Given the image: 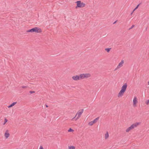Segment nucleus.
Returning a JSON list of instances; mask_svg holds the SVG:
<instances>
[{
  "label": "nucleus",
  "mask_w": 149,
  "mask_h": 149,
  "mask_svg": "<svg viewBox=\"0 0 149 149\" xmlns=\"http://www.w3.org/2000/svg\"><path fill=\"white\" fill-rule=\"evenodd\" d=\"M84 111V109H82L81 110H79L77 113L75 117L73 118L72 120H73L74 118L77 116V117L76 119V120H77L81 116V115L83 113Z\"/></svg>",
  "instance_id": "4"
},
{
  "label": "nucleus",
  "mask_w": 149,
  "mask_h": 149,
  "mask_svg": "<svg viewBox=\"0 0 149 149\" xmlns=\"http://www.w3.org/2000/svg\"><path fill=\"white\" fill-rule=\"evenodd\" d=\"M116 22H114L113 23V24H114V23H116Z\"/></svg>",
  "instance_id": "27"
},
{
  "label": "nucleus",
  "mask_w": 149,
  "mask_h": 149,
  "mask_svg": "<svg viewBox=\"0 0 149 149\" xmlns=\"http://www.w3.org/2000/svg\"><path fill=\"white\" fill-rule=\"evenodd\" d=\"M133 102V107H136V104L138 103L137 99L136 96L134 97Z\"/></svg>",
  "instance_id": "7"
},
{
  "label": "nucleus",
  "mask_w": 149,
  "mask_h": 149,
  "mask_svg": "<svg viewBox=\"0 0 149 149\" xmlns=\"http://www.w3.org/2000/svg\"><path fill=\"white\" fill-rule=\"evenodd\" d=\"M140 5V4H138L137 6L136 7V8H135V9H134L133 11V12L136 9H137L138 8L139 6Z\"/></svg>",
  "instance_id": "16"
},
{
  "label": "nucleus",
  "mask_w": 149,
  "mask_h": 149,
  "mask_svg": "<svg viewBox=\"0 0 149 149\" xmlns=\"http://www.w3.org/2000/svg\"><path fill=\"white\" fill-rule=\"evenodd\" d=\"M41 31L40 29L37 27H35L27 31V32H36L37 33H40Z\"/></svg>",
  "instance_id": "2"
},
{
  "label": "nucleus",
  "mask_w": 149,
  "mask_h": 149,
  "mask_svg": "<svg viewBox=\"0 0 149 149\" xmlns=\"http://www.w3.org/2000/svg\"><path fill=\"white\" fill-rule=\"evenodd\" d=\"M139 123H136L132 125L130 127H129L126 130L127 132H129L131 130L134 129V128L136 127L139 124Z\"/></svg>",
  "instance_id": "3"
},
{
  "label": "nucleus",
  "mask_w": 149,
  "mask_h": 149,
  "mask_svg": "<svg viewBox=\"0 0 149 149\" xmlns=\"http://www.w3.org/2000/svg\"><path fill=\"white\" fill-rule=\"evenodd\" d=\"M27 87V86H22L20 88H26Z\"/></svg>",
  "instance_id": "21"
},
{
  "label": "nucleus",
  "mask_w": 149,
  "mask_h": 149,
  "mask_svg": "<svg viewBox=\"0 0 149 149\" xmlns=\"http://www.w3.org/2000/svg\"><path fill=\"white\" fill-rule=\"evenodd\" d=\"M124 63V61L122 60L119 63L118 65L117 66L116 68L115 69V70L117 69L120 68L121 67L123 66V64Z\"/></svg>",
  "instance_id": "10"
},
{
  "label": "nucleus",
  "mask_w": 149,
  "mask_h": 149,
  "mask_svg": "<svg viewBox=\"0 0 149 149\" xmlns=\"http://www.w3.org/2000/svg\"><path fill=\"white\" fill-rule=\"evenodd\" d=\"M68 149H75V148L74 146H68Z\"/></svg>",
  "instance_id": "14"
},
{
  "label": "nucleus",
  "mask_w": 149,
  "mask_h": 149,
  "mask_svg": "<svg viewBox=\"0 0 149 149\" xmlns=\"http://www.w3.org/2000/svg\"><path fill=\"white\" fill-rule=\"evenodd\" d=\"M46 107H48V106L47 105H46Z\"/></svg>",
  "instance_id": "24"
},
{
  "label": "nucleus",
  "mask_w": 149,
  "mask_h": 149,
  "mask_svg": "<svg viewBox=\"0 0 149 149\" xmlns=\"http://www.w3.org/2000/svg\"><path fill=\"white\" fill-rule=\"evenodd\" d=\"M99 117L95 119L93 121L90 122L88 123V124L91 126L92 125L96 123L97 122V120H99Z\"/></svg>",
  "instance_id": "8"
},
{
  "label": "nucleus",
  "mask_w": 149,
  "mask_h": 149,
  "mask_svg": "<svg viewBox=\"0 0 149 149\" xmlns=\"http://www.w3.org/2000/svg\"><path fill=\"white\" fill-rule=\"evenodd\" d=\"M17 103V102H14L12 104H11L10 105L8 106V108H10L12 107L13 106H14Z\"/></svg>",
  "instance_id": "12"
},
{
  "label": "nucleus",
  "mask_w": 149,
  "mask_h": 149,
  "mask_svg": "<svg viewBox=\"0 0 149 149\" xmlns=\"http://www.w3.org/2000/svg\"><path fill=\"white\" fill-rule=\"evenodd\" d=\"M8 130H7L5 133L4 136L6 139H7L9 136L10 134L8 133Z\"/></svg>",
  "instance_id": "11"
},
{
  "label": "nucleus",
  "mask_w": 149,
  "mask_h": 149,
  "mask_svg": "<svg viewBox=\"0 0 149 149\" xmlns=\"http://www.w3.org/2000/svg\"><path fill=\"white\" fill-rule=\"evenodd\" d=\"M148 84L149 85V81H148Z\"/></svg>",
  "instance_id": "25"
},
{
  "label": "nucleus",
  "mask_w": 149,
  "mask_h": 149,
  "mask_svg": "<svg viewBox=\"0 0 149 149\" xmlns=\"http://www.w3.org/2000/svg\"><path fill=\"white\" fill-rule=\"evenodd\" d=\"M111 49V48H106L105 49V50L107 51L108 52H109L110 51V50Z\"/></svg>",
  "instance_id": "15"
},
{
  "label": "nucleus",
  "mask_w": 149,
  "mask_h": 149,
  "mask_svg": "<svg viewBox=\"0 0 149 149\" xmlns=\"http://www.w3.org/2000/svg\"><path fill=\"white\" fill-rule=\"evenodd\" d=\"M146 103L148 105L149 104V100H148L146 102Z\"/></svg>",
  "instance_id": "19"
},
{
  "label": "nucleus",
  "mask_w": 149,
  "mask_h": 149,
  "mask_svg": "<svg viewBox=\"0 0 149 149\" xmlns=\"http://www.w3.org/2000/svg\"><path fill=\"white\" fill-rule=\"evenodd\" d=\"M7 121H8L7 120L6 118H5V120H4V123H3V125H4L6 124V123L7 122Z\"/></svg>",
  "instance_id": "17"
},
{
  "label": "nucleus",
  "mask_w": 149,
  "mask_h": 149,
  "mask_svg": "<svg viewBox=\"0 0 149 149\" xmlns=\"http://www.w3.org/2000/svg\"><path fill=\"white\" fill-rule=\"evenodd\" d=\"M72 79L75 81H77L81 79L80 77V75L79 76L76 75L73 76L72 77Z\"/></svg>",
  "instance_id": "9"
},
{
  "label": "nucleus",
  "mask_w": 149,
  "mask_h": 149,
  "mask_svg": "<svg viewBox=\"0 0 149 149\" xmlns=\"http://www.w3.org/2000/svg\"><path fill=\"white\" fill-rule=\"evenodd\" d=\"M134 25H133L132 26H131V27L129 29L130 30V29H132V28H133V27H134Z\"/></svg>",
  "instance_id": "20"
},
{
  "label": "nucleus",
  "mask_w": 149,
  "mask_h": 149,
  "mask_svg": "<svg viewBox=\"0 0 149 149\" xmlns=\"http://www.w3.org/2000/svg\"><path fill=\"white\" fill-rule=\"evenodd\" d=\"M76 3H77V6L76 7V8L77 7L83 8L85 6V4L83 2H81L80 1H77Z\"/></svg>",
  "instance_id": "5"
},
{
  "label": "nucleus",
  "mask_w": 149,
  "mask_h": 149,
  "mask_svg": "<svg viewBox=\"0 0 149 149\" xmlns=\"http://www.w3.org/2000/svg\"><path fill=\"white\" fill-rule=\"evenodd\" d=\"M91 76V74L89 73L83 74H80V77L81 79L85 78H88Z\"/></svg>",
  "instance_id": "6"
},
{
  "label": "nucleus",
  "mask_w": 149,
  "mask_h": 149,
  "mask_svg": "<svg viewBox=\"0 0 149 149\" xmlns=\"http://www.w3.org/2000/svg\"><path fill=\"white\" fill-rule=\"evenodd\" d=\"M40 149H43V148L42 146H40Z\"/></svg>",
  "instance_id": "23"
},
{
  "label": "nucleus",
  "mask_w": 149,
  "mask_h": 149,
  "mask_svg": "<svg viewBox=\"0 0 149 149\" xmlns=\"http://www.w3.org/2000/svg\"><path fill=\"white\" fill-rule=\"evenodd\" d=\"M133 13V12H132V13H131V15H132Z\"/></svg>",
  "instance_id": "26"
},
{
  "label": "nucleus",
  "mask_w": 149,
  "mask_h": 149,
  "mask_svg": "<svg viewBox=\"0 0 149 149\" xmlns=\"http://www.w3.org/2000/svg\"><path fill=\"white\" fill-rule=\"evenodd\" d=\"M68 132H73L74 131V130H72V129H71V128H70L68 130Z\"/></svg>",
  "instance_id": "18"
},
{
  "label": "nucleus",
  "mask_w": 149,
  "mask_h": 149,
  "mask_svg": "<svg viewBox=\"0 0 149 149\" xmlns=\"http://www.w3.org/2000/svg\"><path fill=\"white\" fill-rule=\"evenodd\" d=\"M29 92L31 94H32L33 93H35V91H30Z\"/></svg>",
  "instance_id": "22"
},
{
  "label": "nucleus",
  "mask_w": 149,
  "mask_h": 149,
  "mask_svg": "<svg viewBox=\"0 0 149 149\" xmlns=\"http://www.w3.org/2000/svg\"><path fill=\"white\" fill-rule=\"evenodd\" d=\"M109 136V134L108 132H107V133L105 134V139H107L108 138Z\"/></svg>",
  "instance_id": "13"
},
{
  "label": "nucleus",
  "mask_w": 149,
  "mask_h": 149,
  "mask_svg": "<svg viewBox=\"0 0 149 149\" xmlns=\"http://www.w3.org/2000/svg\"><path fill=\"white\" fill-rule=\"evenodd\" d=\"M127 87V84L125 83L122 86L121 90L120 91L118 95V97L122 96L126 90Z\"/></svg>",
  "instance_id": "1"
}]
</instances>
